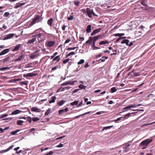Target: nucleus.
I'll return each mask as SVG.
<instances>
[{
	"mask_svg": "<svg viewBox=\"0 0 155 155\" xmlns=\"http://www.w3.org/2000/svg\"><path fill=\"white\" fill-rule=\"evenodd\" d=\"M144 28L145 27L142 25L140 26L138 28L141 31H137L135 32L134 34L135 38H138L142 35L143 33L142 31H143V30Z\"/></svg>",
	"mask_w": 155,
	"mask_h": 155,
	"instance_id": "obj_1",
	"label": "nucleus"
},
{
	"mask_svg": "<svg viewBox=\"0 0 155 155\" xmlns=\"http://www.w3.org/2000/svg\"><path fill=\"white\" fill-rule=\"evenodd\" d=\"M40 19L41 18L40 16L38 15H37L35 18L32 19V20L29 24V26L31 27L36 23L40 22L41 20Z\"/></svg>",
	"mask_w": 155,
	"mask_h": 155,
	"instance_id": "obj_2",
	"label": "nucleus"
},
{
	"mask_svg": "<svg viewBox=\"0 0 155 155\" xmlns=\"http://www.w3.org/2000/svg\"><path fill=\"white\" fill-rule=\"evenodd\" d=\"M153 139H148L142 141L140 144L141 146H147L152 141Z\"/></svg>",
	"mask_w": 155,
	"mask_h": 155,
	"instance_id": "obj_3",
	"label": "nucleus"
},
{
	"mask_svg": "<svg viewBox=\"0 0 155 155\" xmlns=\"http://www.w3.org/2000/svg\"><path fill=\"white\" fill-rule=\"evenodd\" d=\"M130 145V144L129 143V142H128L123 145L122 151H123V153L128 152L130 149L129 147Z\"/></svg>",
	"mask_w": 155,
	"mask_h": 155,
	"instance_id": "obj_4",
	"label": "nucleus"
},
{
	"mask_svg": "<svg viewBox=\"0 0 155 155\" xmlns=\"http://www.w3.org/2000/svg\"><path fill=\"white\" fill-rule=\"evenodd\" d=\"M39 51V50H36L35 52L31 54L30 55V58L31 59H34L37 57L39 55L38 52Z\"/></svg>",
	"mask_w": 155,
	"mask_h": 155,
	"instance_id": "obj_5",
	"label": "nucleus"
},
{
	"mask_svg": "<svg viewBox=\"0 0 155 155\" xmlns=\"http://www.w3.org/2000/svg\"><path fill=\"white\" fill-rule=\"evenodd\" d=\"M86 11L88 17L90 18H91L92 16V13L93 12V10L89 8H86Z\"/></svg>",
	"mask_w": 155,
	"mask_h": 155,
	"instance_id": "obj_6",
	"label": "nucleus"
},
{
	"mask_svg": "<svg viewBox=\"0 0 155 155\" xmlns=\"http://www.w3.org/2000/svg\"><path fill=\"white\" fill-rule=\"evenodd\" d=\"M15 35V34L13 33L8 34L5 35V38L3 39V40H5L10 39L14 37Z\"/></svg>",
	"mask_w": 155,
	"mask_h": 155,
	"instance_id": "obj_7",
	"label": "nucleus"
},
{
	"mask_svg": "<svg viewBox=\"0 0 155 155\" xmlns=\"http://www.w3.org/2000/svg\"><path fill=\"white\" fill-rule=\"evenodd\" d=\"M76 82V81H69L63 83L62 84V85L63 86H65L68 84L72 85L74 84V82Z\"/></svg>",
	"mask_w": 155,
	"mask_h": 155,
	"instance_id": "obj_8",
	"label": "nucleus"
},
{
	"mask_svg": "<svg viewBox=\"0 0 155 155\" xmlns=\"http://www.w3.org/2000/svg\"><path fill=\"white\" fill-rule=\"evenodd\" d=\"M100 35H97V36H94L93 38H92L93 39V40L94 41L93 45L95 48H97V47L95 46V42L96 40L100 38Z\"/></svg>",
	"mask_w": 155,
	"mask_h": 155,
	"instance_id": "obj_9",
	"label": "nucleus"
},
{
	"mask_svg": "<svg viewBox=\"0 0 155 155\" xmlns=\"http://www.w3.org/2000/svg\"><path fill=\"white\" fill-rule=\"evenodd\" d=\"M9 51V49H6L2 51L0 53V56L3 55L5 54L8 53Z\"/></svg>",
	"mask_w": 155,
	"mask_h": 155,
	"instance_id": "obj_10",
	"label": "nucleus"
},
{
	"mask_svg": "<svg viewBox=\"0 0 155 155\" xmlns=\"http://www.w3.org/2000/svg\"><path fill=\"white\" fill-rule=\"evenodd\" d=\"M117 50H114L113 49L112 50H111V51H108L107 50V53L108 52L109 54L111 52V53L110 54V55H111L116 54L117 53L116 52H117Z\"/></svg>",
	"mask_w": 155,
	"mask_h": 155,
	"instance_id": "obj_11",
	"label": "nucleus"
},
{
	"mask_svg": "<svg viewBox=\"0 0 155 155\" xmlns=\"http://www.w3.org/2000/svg\"><path fill=\"white\" fill-rule=\"evenodd\" d=\"M21 46L22 45L21 44H18L17 45L15 48L12 51H17Z\"/></svg>",
	"mask_w": 155,
	"mask_h": 155,
	"instance_id": "obj_12",
	"label": "nucleus"
},
{
	"mask_svg": "<svg viewBox=\"0 0 155 155\" xmlns=\"http://www.w3.org/2000/svg\"><path fill=\"white\" fill-rule=\"evenodd\" d=\"M31 111L37 112H40L41 111L40 109L37 107H32L31 108Z\"/></svg>",
	"mask_w": 155,
	"mask_h": 155,
	"instance_id": "obj_13",
	"label": "nucleus"
},
{
	"mask_svg": "<svg viewBox=\"0 0 155 155\" xmlns=\"http://www.w3.org/2000/svg\"><path fill=\"white\" fill-rule=\"evenodd\" d=\"M101 29V28H98L96 29L95 30L91 33V36H93L95 34H96L97 33H98V32H99V31H100Z\"/></svg>",
	"mask_w": 155,
	"mask_h": 155,
	"instance_id": "obj_14",
	"label": "nucleus"
},
{
	"mask_svg": "<svg viewBox=\"0 0 155 155\" xmlns=\"http://www.w3.org/2000/svg\"><path fill=\"white\" fill-rule=\"evenodd\" d=\"M147 0H140L139 2L140 3L143 5L147 6Z\"/></svg>",
	"mask_w": 155,
	"mask_h": 155,
	"instance_id": "obj_15",
	"label": "nucleus"
},
{
	"mask_svg": "<svg viewBox=\"0 0 155 155\" xmlns=\"http://www.w3.org/2000/svg\"><path fill=\"white\" fill-rule=\"evenodd\" d=\"M25 3H17L16 5L14 7L15 9L17 8L25 5Z\"/></svg>",
	"mask_w": 155,
	"mask_h": 155,
	"instance_id": "obj_16",
	"label": "nucleus"
},
{
	"mask_svg": "<svg viewBox=\"0 0 155 155\" xmlns=\"http://www.w3.org/2000/svg\"><path fill=\"white\" fill-rule=\"evenodd\" d=\"M21 111L19 110H17L12 112L11 113V115H16L20 113Z\"/></svg>",
	"mask_w": 155,
	"mask_h": 155,
	"instance_id": "obj_17",
	"label": "nucleus"
},
{
	"mask_svg": "<svg viewBox=\"0 0 155 155\" xmlns=\"http://www.w3.org/2000/svg\"><path fill=\"white\" fill-rule=\"evenodd\" d=\"M24 56L25 55L23 54H22L19 58L15 60L14 61H20Z\"/></svg>",
	"mask_w": 155,
	"mask_h": 155,
	"instance_id": "obj_18",
	"label": "nucleus"
},
{
	"mask_svg": "<svg viewBox=\"0 0 155 155\" xmlns=\"http://www.w3.org/2000/svg\"><path fill=\"white\" fill-rule=\"evenodd\" d=\"M53 19L52 18H50L48 20L47 22L48 25L50 26H51L52 25V23L53 22Z\"/></svg>",
	"mask_w": 155,
	"mask_h": 155,
	"instance_id": "obj_19",
	"label": "nucleus"
},
{
	"mask_svg": "<svg viewBox=\"0 0 155 155\" xmlns=\"http://www.w3.org/2000/svg\"><path fill=\"white\" fill-rule=\"evenodd\" d=\"M129 42V41L128 39H124L121 42L122 44H125L127 46Z\"/></svg>",
	"mask_w": 155,
	"mask_h": 155,
	"instance_id": "obj_20",
	"label": "nucleus"
},
{
	"mask_svg": "<svg viewBox=\"0 0 155 155\" xmlns=\"http://www.w3.org/2000/svg\"><path fill=\"white\" fill-rule=\"evenodd\" d=\"M56 99V97L55 96H52L51 97V100L49 101V103L50 104L54 103L55 102Z\"/></svg>",
	"mask_w": 155,
	"mask_h": 155,
	"instance_id": "obj_21",
	"label": "nucleus"
},
{
	"mask_svg": "<svg viewBox=\"0 0 155 155\" xmlns=\"http://www.w3.org/2000/svg\"><path fill=\"white\" fill-rule=\"evenodd\" d=\"M36 40V38H33L31 40H30L28 41L27 43L31 44L34 42Z\"/></svg>",
	"mask_w": 155,
	"mask_h": 155,
	"instance_id": "obj_22",
	"label": "nucleus"
},
{
	"mask_svg": "<svg viewBox=\"0 0 155 155\" xmlns=\"http://www.w3.org/2000/svg\"><path fill=\"white\" fill-rule=\"evenodd\" d=\"M91 31V26L90 25H89L87 26V29L86 31L87 33H89Z\"/></svg>",
	"mask_w": 155,
	"mask_h": 155,
	"instance_id": "obj_23",
	"label": "nucleus"
},
{
	"mask_svg": "<svg viewBox=\"0 0 155 155\" xmlns=\"http://www.w3.org/2000/svg\"><path fill=\"white\" fill-rule=\"evenodd\" d=\"M54 42L52 41H51L49 42L48 43L47 45L48 47H51V46H53L54 45Z\"/></svg>",
	"mask_w": 155,
	"mask_h": 155,
	"instance_id": "obj_24",
	"label": "nucleus"
},
{
	"mask_svg": "<svg viewBox=\"0 0 155 155\" xmlns=\"http://www.w3.org/2000/svg\"><path fill=\"white\" fill-rule=\"evenodd\" d=\"M134 107H135V106H134V104L131 105H130L127 106L126 107H125L123 109L124 110L128 109H129L131 108Z\"/></svg>",
	"mask_w": 155,
	"mask_h": 155,
	"instance_id": "obj_25",
	"label": "nucleus"
},
{
	"mask_svg": "<svg viewBox=\"0 0 155 155\" xmlns=\"http://www.w3.org/2000/svg\"><path fill=\"white\" fill-rule=\"evenodd\" d=\"M134 107H135V106H134V104L131 105H130L127 106L126 107H125L123 109L124 110L128 109H129L131 108Z\"/></svg>",
	"mask_w": 155,
	"mask_h": 155,
	"instance_id": "obj_26",
	"label": "nucleus"
},
{
	"mask_svg": "<svg viewBox=\"0 0 155 155\" xmlns=\"http://www.w3.org/2000/svg\"><path fill=\"white\" fill-rule=\"evenodd\" d=\"M117 91V90L115 87H113L111 88L110 91V92L111 93H113L116 92Z\"/></svg>",
	"mask_w": 155,
	"mask_h": 155,
	"instance_id": "obj_27",
	"label": "nucleus"
},
{
	"mask_svg": "<svg viewBox=\"0 0 155 155\" xmlns=\"http://www.w3.org/2000/svg\"><path fill=\"white\" fill-rule=\"evenodd\" d=\"M36 75V74L35 73H29L27 74L26 75V76L27 77H32L35 76Z\"/></svg>",
	"mask_w": 155,
	"mask_h": 155,
	"instance_id": "obj_28",
	"label": "nucleus"
},
{
	"mask_svg": "<svg viewBox=\"0 0 155 155\" xmlns=\"http://www.w3.org/2000/svg\"><path fill=\"white\" fill-rule=\"evenodd\" d=\"M78 101H75L74 102L71 103L70 104L72 106H73L75 105H77L78 104Z\"/></svg>",
	"mask_w": 155,
	"mask_h": 155,
	"instance_id": "obj_29",
	"label": "nucleus"
},
{
	"mask_svg": "<svg viewBox=\"0 0 155 155\" xmlns=\"http://www.w3.org/2000/svg\"><path fill=\"white\" fill-rule=\"evenodd\" d=\"M10 56H8L6 58H5L2 60V62H4L7 61L10 59Z\"/></svg>",
	"mask_w": 155,
	"mask_h": 155,
	"instance_id": "obj_30",
	"label": "nucleus"
},
{
	"mask_svg": "<svg viewBox=\"0 0 155 155\" xmlns=\"http://www.w3.org/2000/svg\"><path fill=\"white\" fill-rule=\"evenodd\" d=\"M90 113V112H87V113H85L84 114H81L80 115H78V116H76L75 118V119H77L78 117H81V116H82L83 115H85L86 114H89Z\"/></svg>",
	"mask_w": 155,
	"mask_h": 155,
	"instance_id": "obj_31",
	"label": "nucleus"
},
{
	"mask_svg": "<svg viewBox=\"0 0 155 155\" xmlns=\"http://www.w3.org/2000/svg\"><path fill=\"white\" fill-rule=\"evenodd\" d=\"M51 112V108H49L46 111L45 113V115H48L49 114H50Z\"/></svg>",
	"mask_w": 155,
	"mask_h": 155,
	"instance_id": "obj_32",
	"label": "nucleus"
},
{
	"mask_svg": "<svg viewBox=\"0 0 155 155\" xmlns=\"http://www.w3.org/2000/svg\"><path fill=\"white\" fill-rule=\"evenodd\" d=\"M24 122L21 120H19L17 121V124L19 125H22Z\"/></svg>",
	"mask_w": 155,
	"mask_h": 155,
	"instance_id": "obj_33",
	"label": "nucleus"
},
{
	"mask_svg": "<svg viewBox=\"0 0 155 155\" xmlns=\"http://www.w3.org/2000/svg\"><path fill=\"white\" fill-rule=\"evenodd\" d=\"M60 60V57L59 56H56L53 60V61L57 60V61H59Z\"/></svg>",
	"mask_w": 155,
	"mask_h": 155,
	"instance_id": "obj_34",
	"label": "nucleus"
},
{
	"mask_svg": "<svg viewBox=\"0 0 155 155\" xmlns=\"http://www.w3.org/2000/svg\"><path fill=\"white\" fill-rule=\"evenodd\" d=\"M20 131L19 130H17L14 131L12 132L11 134L13 135H15L16 134Z\"/></svg>",
	"mask_w": 155,
	"mask_h": 155,
	"instance_id": "obj_35",
	"label": "nucleus"
},
{
	"mask_svg": "<svg viewBox=\"0 0 155 155\" xmlns=\"http://www.w3.org/2000/svg\"><path fill=\"white\" fill-rule=\"evenodd\" d=\"M125 34L124 33H117L114 34L115 36H121L124 35Z\"/></svg>",
	"mask_w": 155,
	"mask_h": 155,
	"instance_id": "obj_36",
	"label": "nucleus"
},
{
	"mask_svg": "<svg viewBox=\"0 0 155 155\" xmlns=\"http://www.w3.org/2000/svg\"><path fill=\"white\" fill-rule=\"evenodd\" d=\"M92 39H93L92 37H90L89 40L86 41V44H88V43L91 44V42Z\"/></svg>",
	"mask_w": 155,
	"mask_h": 155,
	"instance_id": "obj_37",
	"label": "nucleus"
},
{
	"mask_svg": "<svg viewBox=\"0 0 155 155\" xmlns=\"http://www.w3.org/2000/svg\"><path fill=\"white\" fill-rule=\"evenodd\" d=\"M75 53L74 52H71L66 55V57L71 56V55H74Z\"/></svg>",
	"mask_w": 155,
	"mask_h": 155,
	"instance_id": "obj_38",
	"label": "nucleus"
},
{
	"mask_svg": "<svg viewBox=\"0 0 155 155\" xmlns=\"http://www.w3.org/2000/svg\"><path fill=\"white\" fill-rule=\"evenodd\" d=\"M131 115L130 113H128L126 114L125 116L124 117V119H127L128 118V117Z\"/></svg>",
	"mask_w": 155,
	"mask_h": 155,
	"instance_id": "obj_39",
	"label": "nucleus"
},
{
	"mask_svg": "<svg viewBox=\"0 0 155 155\" xmlns=\"http://www.w3.org/2000/svg\"><path fill=\"white\" fill-rule=\"evenodd\" d=\"M65 102V101H62L60 102H58V104L59 106H61L63 105L64 103Z\"/></svg>",
	"mask_w": 155,
	"mask_h": 155,
	"instance_id": "obj_40",
	"label": "nucleus"
},
{
	"mask_svg": "<svg viewBox=\"0 0 155 155\" xmlns=\"http://www.w3.org/2000/svg\"><path fill=\"white\" fill-rule=\"evenodd\" d=\"M84 61L83 59H81L78 62V64H81L84 63Z\"/></svg>",
	"mask_w": 155,
	"mask_h": 155,
	"instance_id": "obj_41",
	"label": "nucleus"
},
{
	"mask_svg": "<svg viewBox=\"0 0 155 155\" xmlns=\"http://www.w3.org/2000/svg\"><path fill=\"white\" fill-rule=\"evenodd\" d=\"M10 14L9 12H5L4 13L3 16L5 17H7Z\"/></svg>",
	"mask_w": 155,
	"mask_h": 155,
	"instance_id": "obj_42",
	"label": "nucleus"
},
{
	"mask_svg": "<svg viewBox=\"0 0 155 155\" xmlns=\"http://www.w3.org/2000/svg\"><path fill=\"white\" fill-rule=\"evenodd\" d=\"M76 48H78V47H73V48H68L67 49V50H74Z\"/></svg>",
	"mask_w": 155,
	"mask_h": 155,
	"instance_id": "obj_43",
	"label": "nucleus"
},
{
	"mask_svg": "<svg viewBox=\"0 0 155 155\" xmlns=\"http://www.w3.org/2000/svg\"><path fill=\"white\" fill-rule=\"evenodd\" d=\"M140 75V74L138 72H135L134 73V77H137L139 76Z\"/></svg>",
	"mask_w": 155,
	"mask_h": 155,
	"instance_id": "obj_44",
	"label": "nucleus"
},
{
	"mask_svg": "<svg viewBox=\"0 0 155 155\" xmlns=\"http://www.w3.org/2000/svg\"><path fill=\"white\" fill-rule=\"evenodd\" d=\"M39 120L38 117H33L32 118V120L33 122L37 121Z\"/></svg>",
	"mask_w": 155,
	"mask_h": 155,
	"instance_id": "obj_45",
	"label": "nucleus"
},
{
	"mask_svg": "<svg viewBox=\"0 0 155 155\" xmlns=\"http://www.w3.org/2000/svg\"><path fill=\"white\" fill-rule=\"evenodd\" d=\"M79 87L81 89H85V87H84V86L82 84H80V85H79Z\"/></svg>",
	"mask_w": 155,
	"mask_h": 155,
	"instance_id": "obj_46",
	"label": "nucleus"
},
{
	"mask_svg": "<svg viewBox=\"0 0 155 155\" xmlns=\"http://www.w3.org/2000/svg\"><path fill=\"white\" fill-rule=\"evenodd\" d=\"M73 15H71L68 18V20H71L73 19Z\"/></svg>",
	"mask_w": 155,
	"mask_h": 155,
	"instance_id": "obj_47",
	"label": "nucleus"
},
{
	"mask_svg": "<svg viewBox=\"0 0 155 155\" xmlns=\"http://www.w3.org/2000/svg\"><path fill=\"white\" fill-rule=\"evenodd\" d=\"M107 43L106 41H102L99 44L100 45H105Z\"/></svg>",
	"mask_w": 155,
	"mask_h": 155,
	"instance_id": "obj_48",
	"label": "nucleus"
},
{
	"mask_svg": "<svg viewBox=\"0 0 155 155\" xmlns=\"http://www.w3.org/2000/svg\"><path fill=\"white\" fill-rule=\"evenodd\" d=\"M71 40L70 38H68L65 41L64 43L67 44L69 43L70 41Z\"/></svg>",
	"mask_w": 155,
	"mask_h": 155,
	"instance_id": "obj_49",
	"label": "nucleus"
},
{
	"mask_svg": "<svg viewBox=\"0 0 155 155\" xmlns=\"http://www.w3.org/2000/svg\"><path fill=\"white\" fill-rule=\"evenodd\" d=\"M106 59H107V57H105L104 58L102 57V59H100V60L102 62H103L105 61Z\"/></svg>",
	"mask_w": 155,
	"mask_h": 155,
	"instance_id": "obj_50",
	"label": "nucleus"
},
{
	"mask_svg": "<svg viewBox=\"0 0 155 155\" xmlns=\"http://www.w3.org/2000/svg\"><path fill=\"white\" fill-rule=\"evenodd\" d=\"M69 59H67L65 60H64L63 61V63L64 64H65L67 62H68L69 61Z\"/></svg>",
	"mask_w": 155,
	"mask_h": 155,
	"instance_id": "obj_51",
	"label": "nucleus"
},
{
	"mask_svg": "<svg viewBox=\"0 0 155 155\" xmlns=\"http://www.w3.org/2000/svg\"><path fill=\"white\" fill-rule=\"evenodd\" d=\"M53 153V152L51 151H50L48 153H47V154H45V155H52Z\"/></svg>",
	"mask_w": 155,
	"mask_h": 155,
	"instance_id": "obj_52",
	"label": "nucleus"
},
{
	"mask_svg": "<svg viewBox=\"0 0 155 155\" xmlns=\"http://www.w3.org/2000/svg\"><path fill=\"white\" fill-rule=\"evenodd\" d=\"M122 117H121L118 118L117 119L114 120V121L115 122H116L117 121L120 120L121 119V118Z\"/></svg>",
	"mask_w": 155,
	"mask_h": 155,
	"instance_id": "obj_53",
	"label": "nucleus"
},
{
	"mask_svg": "<svg viewBox=\"0 0 155 155\" xmlns=\"http://www.w3.org/2000/svg\"><path fill=\"white\" fill-rule=\"evenodd\" d=\"M144 84V83H142L141 84L137 86V87L138 88H140Z\"/></svg>",
	"mask_w": 155,
	"mask_h": 155,
	"instance_id": "obj_54",
	"label": "nucleus"
},
{
	"mask_svg": "<svg viewBox=\"0 0 155 155\" xmlns=\"http://www.w3.org/2000/svg\"><path fill=\"white\" fill-rule=\"evenodd\" d=\"M42 36H44V35L42 33H39L38 34V36L39 38H41Z\"/></svg>",
	"mask_w": 155,
	"mask_h": 155,
	"instance_id": "obj_55",
	"label": "nucleus"
},
{
	"mask_svg": "<svg viewBox=\"0 0 155 155\" xmlns=\"http://www.w3.org/2000/svg\"><path fill=\"white\" fill-rule=\"evenodd\" d=\"M7 116H8V114H4L2 115L0 117V118H3V117H7Z\"/></svg>",
	"mask_w": 155,
	"mask_h": 155,
	"instance_id": "obj_56",
	"label": "nucleus"
},
{
	"mask_svg": "<svg viewBox=\"0 0 155 155\" xmlns=\"http://www.w3.org/2000/svg\"><path fill=\"white\" fill-rule=\"evenodd\" d=\"M63 144L60 143L58 145H57L56 146V147H63Z\"/></svg>",
	"mask_w": 155,
	"mask_h": 155,
	"instance_id": "obj_57",
	"label": "nucleus"
},
{
	"mask_svg": "<svg viewBox=\"0 0 155 155\" xmlns=\"http://www.w3.org/2000/svg\"><path fill=\"white\" fill-rule=\"evenodd\" d=\"M64 112V109L60 110L59 111V112H58L59 114H61V113H63Z\"/></svg>",
	"mask_w": 155,
	"mask_h": 155,
	"instance_id": "obj_58",
	"label": "nucleus"
},
{
	"mask_svg": "<svg viewBox=\"0 0 155 155\" xmlns=\"http://www.w3.org/2000/svg\"><path fill=\"white\" fill-rule=\"evenodd\" d=\"M79 2H74V5L76 6H78L79 4Z\"/></svg>",
	"mask_w": 155,
	"mask_h": 155,
	"instance_id": "obj_59",
	"label": "nucleus"
},
{
	"mask_svg": "<svg viewBox=\"0 0 155 155\" xmlns=\"http://www.w3.org/2000/svg\"><path fill=\"white\" fill-rule=\"evenodd\" d=\"M121 72V71H120L119 73H118V74L117 75L116 77V79H117V78L119 77V76L120 75Z\"/></svg>",
	"mask_w": 155,
	"mask_h": 155,
	"instance_id": "obj_60",
	"label": "nucleus"
},
{
	"mask_svg": "<svg viewBox=\"0 0 155 155\" xmlns=\"http://www.w3.org/2000/svg\"><path fill=\"white\" fill-rule=\"evenodd\" d=\"M89 65L88 63H87L85 64V65L84 66V67L85 68H87L89 67Z\"/></svg>",
	"mask_w": 155,
	"mask_h": 155,
	"instance_id": "obj_61",
	"label": "nucleus"
},
{
	"mask_svg": "<svg viewBox=\"0 0 155 155\" xmlns=\"http://www.w3.org/2000/svg\"><path fill=\"white\" fill-rule=\"evenodd\" d=\"M14 146L13 145H12L11 146L9 147L8 148V150H9L11 149L13 147H14Z\"/></svg>",
	"mask_w": 155,
	"mask_h": 155,
	"instance_id": "obj_62",
	"label": "nucleus"
},
{
	"mask_svg": "<svg viewBox=\"0 0 155 155\" xmlns=\"http://www.w3.org/2000/svg\"><path fill=\"white\" fill-rule=\"evenodd\" d=\"M80 89H76L74 90V91H73V93H74L76 92H77L78 90H79Z\"/></svg>",
	"mask_w": 155,
	"mask_h": 155,
	"instance_id": "obj_63",
	"label": "nucleus"
},
{
	"mask_svg": "<svg viewBox=\"0 0 155 155\" xmlns=\"http://www.w3.org/2000/svg\"><path fill=\"white\" fill-rule=\"evenodd\" d=\"M66 27V26L65 25H63L62 28L63 30L64 31L65 30V28Z\"/></svg>",
	"mask_w": 155,
	"mask_h": 155,
	"instance_id": "obj_64",
	"label": "nucleus"
}]
</instances>
